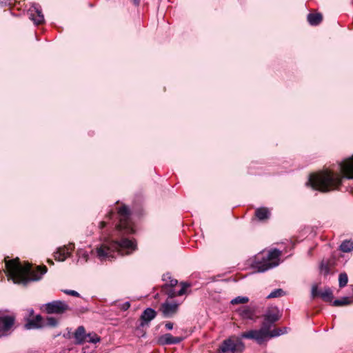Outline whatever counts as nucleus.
<instances>
[{"label": "nucleus", "instance_id": "f257e3e1", "mask_svg": "<svg viewBox=\"0 0 353 353\" xmlns=\"http://www.w3.org/2000/svg\"><path fill=\"white\" fill-rule=\"evenodd\" d=\"M5 265L8 275L13 282L23 285L40 280L47 272L46 266H38L33 269L29 263L22 265L18 259L6 261Z\"/></svg>", "mask_w": 353, "mask_h": 353}, {"label": "nucleus", "instance_id": "f03ea898", "mask_svg": "<svg viewBox=\"0 0 353 353\" xmlns=\"http://www.w3.org/2000/svg\"><path fill=\"white\" fill-rule=\"evenodd\" d=\"M137 249L135 241L123 238L120 241H106L97 248L96 252L100 261H111L119 255H129Z\"/></svg>", "mask_w": 353, "mask_h": 353}, {"label": "nucleus", "instance_id": "7ed1b4c3", "mask_svg": "<svg viewBox=\"0 0 353 353\" xmlns=\"http://www.w3.org/2000/svg\"><path fill=\"white\" fill-rule=\"evenodd\" d=\"M341 182L342 176L340 174L325 170L312 174L307 185L314 190L327 192L338 189Z\"/></svg>", "mask_w": 353, "mask_h": 353}, {"label": "nucleus", "instance_id": "20e7f679", "mask_svg": "<svg viewBox=\"0 0 353 353\" xmlns=\"http://www.w3.org/2000/svg\"><path fill=\"white\" fill-rule=\"evenodd\" d=\"M280 334V330L274 329L270 332L269 329L265 327L264 325H262V327L260 330H252L245 332H243L241 334V338L254 339L259 343H261L268 337L277 336Z\"/></svg>", "mask_w": 353, "mask_h": 353}, {"label": "nucleus", "instance_id": "39448f33", "mask_svg": "<svg viewBox=\"0 0 353 353\" xmlns=\"http://www.w3.org/2000/svg\"><path fill=\"white\" fill-rule=\"evenodd\" d=\"M281 252L277 249L270 251L265 258L262 261L256 262V268L257 272H264L271 268L277 266L279 264Z\"/></svg>", "mask_w": 353, "mask_h": 353}, {"label": "nucleus", "instance_id": "423d86ee", "mask_svg": "<svg viewBox=\"0 0 353 353\" xmlns=\"http://www.w3.org/2000/svg\"><path fill=\"white\" fill-rule=\"evenodd\" d=\"M245 349V345L240 338L230 337L223 341L220 346L221 353H241Z\"/></svg>", "mask_w": 353, "mask_h": 353}, {"label": "nucleus", "instance_id": "0eeeda50", "mask_svg": "<svg viewBox=\"0 0 353 353\" xmlns=\"http://www.w3.org/2000/svg\"><path fill=\"white\" fill-rule=\"evenodd\" d=\"M118 214L119 223L117 226V230L123 231L125 234L133 233L134 230L130 220L128 208L125 205L121 207L118 210Z\"/></svg>", "mask_w": 353, "mask_h": 353}, {"label": "nucleus", "instance_id": "6e6552de", "mask_svg": "<svg viewBox=\"0 0 353 353\" xmlns=\"http://www.w3.org/2000/svg\"><path fill=\"white\" fill-rule=\"evenodd\" d=\"M48 314H63L70 310L69 305L64 301H53L43 305Z\"/></svg>", "mask_w": 353, "mask_h": 353}, {"label": "nucleus", "instance_id": "1a4fd4ad", "mask_svg": "<svg viewBox=\"0 0 353 353\" xmlns=\"http://www.w3.org/2000/svg\"><path fill=\"white\" fill-rule=\"evenodd\" d=\"M279 319V310L276 307L268 308L264 315L263 325L265 327L270 329L271 325Z\"/></svg>", "mask_w": 353, "mask_h": 353}, {"label": "nucleus", "instance_id": "9d476101", "mask_svg": "<svg viewBox=\"0 0 353 353\" xmlns=\"http://www.w3.org/2000/svg\"><path fill=\"white\" fill-rule=\"evenodd\" d=\"M179 304L174 301H165L161 306V311L165 317H171L178 310Z\"/></svg>", "mask_w": 353, "mask_h": 353}, {"label": "nucleus", "instance_id": "9b49d317", "mask_svg": "<svg viewBox=\"0 0 353 353\" xmlns=\"http://www.w3.org/2000/svg\"><path fill=\"white\" fill-rule=\"evenodd\" d=\"M14 316L5 312H0V331L10 330L14 323Z\"/></svg>", "mask_w": 353, "mask_h": 353}, {"label": "nucleus", "instance_id": "f8f14e48", "mask_svg": "<svg viewBox=\"0 0 353 353\" xmlns=\"http://www.w3.org/2000/svg\"><path fill=\"white\" fill-rule=\"evenodd\" d=\"M340 169L345 177L353 179V155L340 163Z\"/></svg>", "mask_w": 353, "mask_h": 353}, {"label": "nucleus", "instance_id": "ddd939ff", "mask_svg": "<svg viewBox=\"0 0 353 353\" xmlns=\"http://www.w3.org/2000/svg\"><path fill=\"white\" fill-rule=\"evenodd\" d=\"M157 312L154 310L150 307L145 309L141 315L140 325L137 329H139L141 327L148 326L149 323L155 318Z\"/></svg>", "mask_w": 353, "mask_h": 353}, {"label": "nucleus", "instance_id": "4468645a", "mask_svg": "<svg viewBox=\"0 0 353 353\" xmlns=\"http://www.w3.org/2000/svg\"><path fill=\"white\" fill-rule=\"evenodd\" d=\"M44 326V322L42 316L37 314L35 317L28 318L24 327L26 330L39 329Z\"/></svg>", "mask_w": 353, "mask_h": 353}, {"label": "nucleus", "instance_id": "2eb2a0df", "mask_svg": "<svg viewBox=\"0 0 353 353\" xmlns=\"http://www.w3.org/2000/svg\"><path fill=\"white\" fill-rule=\"evenodd\" d=\"M312 297L320 296L323 301L327 302H331L333 299L332 291L329 288H326L324 290L318 292L317 286L314 285L312 288Z\"/></svg>", "mask_w": 353, "mask_h": 353}, {"label": "nucleus", "instance_id": "dca6fc26", "mask_svg": "<svg viewBox=\"0 0 353 353\" xmlns=\"http://www.w3.org/2000/svg\"><path fill=\"white\" fill-rule=\"evenodd\" d=\"M188 287H189L188 284L181 283L179 289L178 288L163 287V290L169 297L172 298L184 294Z\"/></svg>", "mask_w": 353, "mask_h": 353}, {"label": "nucleus", "instance_id": "f3484780", "mask_svg": "<svg viewBox=\"0 0 353 353\" xmlns=\"http://www.w3.org/2000/svg\"><path fill=\"white\" fill-rule=\"evenodd\" d=\"M29 18L35 23L41 24L44 21V17L41 11L33 6L28 10Z\"/></svg>", "mask_w": 353, "mask_h": 353}, {"label": "nucleus", "instance_id": "a211bd4d", "mask_svg": "<svg viewBox=\"0 0 353 353\" xmlns=\"http://www.w3.org/2000/svg\"><path fill=\"white\" fill-rule=\"evenodd\" d=\"M72 250V245L59 248L54 254V259L59 261H63L70 256Z\"/></svg>", "mask_w": 353, "mask_h": 353}, {"label": "nucleus", "instance_id": "6ab92c4d", "mask_svg": "<svg viewBox=\"0 0 353 353\" xmlns=\"http://www.w3.org/2000/svg\"><path fill=\"white\" fill-rule=\"evenodd\" d=\"M237 312L243 319H254L255 316V309L250 306H243L237 310Z\"/></svg>", "mask_w": 353, "mask_h": 353}, {"label": "nucleus", "instance_id": "aec40b11", "mask_svg": "<svg viewBox=\"0 0 353 353\" xmlns=\"http://www.w3.org/2000/svg\"><path fill=\"white\" fill-rule=\"evenodd\" d=\"M86 334H87L85 333V330L83 326L78 327L74 334L75 343L77 345H81L86 342Z\"/></svg>", "mask_w": 353, "mask_h": 353}, {"label": "nucleus", "instance_id": "412c9836", "mask_svg": "<svg viewBox=\"0 0 353 353\" xmlns=\"http://www.w3.org/2000/svg\"><path fill=\"white\" fill-rule=\"evenodd\" d=\"M181 337H174L170 334H165L161 336L159 341L161 344L169 345V344H177L182 341Z\"/></svg>", "mask_w": 353, "mask_h": 353}, {"label": "nucleus", "instance_id": "4be33fe9", "mask_svg": "<svg viewBox=\"0 0 353 353\" xmlns=\"http://www.w3.org/2000/svg\"><path fill=\"white\" fill-rule=\"evenodd\" d=\"M270 215V210L267 208H259L255 211V216L260 221L269 219Z\"/></svg>", "mask_w": 353, "mask_h": 353}, {"label": "nucleus", "instance_id": "5701e85b", "mask_svg": "<svg viewBox=\"0 0 353 353\" xmlns=\"http://www.w3.org/2000/svg\"><path fill=\"white\" fill-rule=\"evenodd\" d=\"M323 19L322 14L320 13L309 14L307 15V21L312 26H316L319 24Z\"/></svg>", "mask_w": 353, "mask_h": 353}, {"label": "nucleus", "instance_id": "b1692460", "mask_svg": "<svg viewBox=\"0 0 353 353\" xmlns=\"http://www.w3.org/2000/svg\"><path fill=\"white\" fill-rule=\"evenodd\" d=\"M353 303V298L349 299L348 297H343L341 299L335 300L333 302L334 306H342L348 305Z\"/></svg>", "mask_w": 353, "mask_h": 353}, {"label": "nucleus", "instance_id": "393cba45", "mask_svg": "<svg viewBox=\"0 0 353 353\" xmlns=\"http://www.w3.org/2000/svg\"><path fill=\"white\" fill-rule=\"evenodd\" d=\"M340 249L344 252H349L353 250V242L351 241H345L340 245Z\"/></svg>", "mask_w": 353, "mask_h": 353}, {"label": "nucleus", "instance_id": "a878e982", "mask_svg": "<svg viewBox=\"0 0 353 353\" xmlns=\"http://www.w3.org/2000/svg\"><path fill=\"white\" fill-rule=\"evenodd\" d=\"M249 301V299L247 296H237L234 299H233L230 303L232 305L236 304H243L247 303Z\"/></svg>", "mask_w": 353, "mask_h": 353}, {"label": "nucleus", "instance_id": "bb28decb", "mask_svg": "<svg viewBox=\"0 0 353 353\" xmlns=\"http://www.w3.org/2000/svg\"><path fill=\"white\" fill-rule=\"evenodd\" d=\"M348 281L347 275L345 273H341L339 276V285L340 288L345 287Z\"/></svg>", "mask_w": 353, "mask_h": 353}, {"label": "nucleus", "instance_id": "cd10ccee", "mask_svg": "<svg viewBox=\"0 0 353 353\" xmlns=\"http://www.w3.org/2000/svg\"><path fill=\"white\" fill-rule=\"evenodd\" d=\"M86 342L97 343L100 341V337L96 334L89 333L86 334Z\"/></svg>", "mask_w": 353, "mask_h": 353}, {"label": "nucleus", "instance_id": "c85d7f7f", "mask_svg": "<svg viewBox=\"0 0 353 353\" xmlns=\"http://www.w3.org/2000/svg\"><path fill=\"white\" fill-rule=\"evenodd\" d=\"M167 278L170 279V283H166L164 285V287L178 288V286H177V283H178L177 280L174 279H171L170 276H169L168 275H164L163 276V280L164 281H166Z\"/></svg>", "mask_w": 353, "mask_h": 353}, {"label": "nucleus", "instance_id": "c756f323", "mask_svg": "<svg viewBox=\"0 0 353 353\" xmlns=\"http://www.w3.org/2000/svg\"><path fill=\"white\" fill-rule=\"evenodd\" d=\"M284 292L282 289H276L272 291L268 296V299L280 297L284 295Z\"/></svg>", "mask_w": 353, "mask_h": 353}, {"label": "nucleus", "instance_id": "7c9ffc66", "mask_svg": "<svg viewBox=\"0 0 353 353\" xmlns=\"http://www.w3.org/2000/svg\"><path fill=\"white\" fill-rule=\"evenodd\" d=\"M47 325L51 327H55L57 325V321L54 317H48Z\"/></svg>", "mask_w": 353, "mask_h": 353}, {"label": "nucleus", "instance_id": "2f4dec72", "mask_svg": "<svg viewBox=\"0 0 353 353\" xmlns=\"http://www.w3.org/2000/svg\"><path fill=\"white\" fill-rule=\"evenodd\" d=\"M321 273L324 274L325 275L327 274L330 272L328 265H324L323 263H322L321 265Z\"/></svg>", "mask_w": 353, "mask_h": 353}, {"label": "nucleus", "instance_id": "473e14b6", "mask_svg": "<svg viewBox=\"0 0 353 353\" xmlns=\"http://www.w3.org/2000/svg\"><path fill=\"white\" fill-rule=\"evenodd\" d=\"M63 292L65 294H68V295H71V296H79V294L77 291H74V290H65Z\"/></svg>", "mask_w": 353, "mask_h": 353}, {"label": "nucleus", "instance_id": "72a5a7b5", "mask_svg": "<svg viewBox=\"0 0 353 353\" xmlns=\"http://www.w3.org/2000/svg\"><path fill=\"white\" fill-rule=\"evenodd\" d=\"M130 307V302L127 301L121 305L120 309L123 311H125L128 309H129Z\"/></svg>", "mask_w": 353, "mask_h": 353}, {"label": "nucleus", "instance_id": "f704fd0d", "mask_svg": "<svg viewBox=\"0 0 353 353\" xmlns=\"http://www.w3.org/2000/svg\"><path fill=\"white\" fill-rule=\"evenodd\" d=\"M0 3L11 6L12 4V0H6V1H5V0H0Z\"/></svg>", "mask_w": 353, "mask_h": 353}, {"label": "nucleus", "instance_id": "c9c22d12", "mask_svg": "<svg viewBox=\"0 0 353 353\" xmlns=\"http://www.w3.org/2000/svg\"><path fill=\"white\" fill-rule=\"evenodd\" d=\"M165 326L166 329L170 330L173 328V323L171 322H168L165 323Z\"/></svg>", "mask_w": 353, "mask_h": 353}, {"label": "nucleus", "instance_id": "e433bc0d", "mask_svg": "<svg viewBox=\"0 0 353 353\" xmlns=\"http://www.w3.org/2000/svg\"><path fill=\"white\" fill-rule=\"evenodd\" d=\"M28 312H29V317L28 318H32V317H34L33 316L34 314V310L32 309H30L28 310Z\"/></svg>", "mask_w": 353, "mask_h": 353}, {"label": "nucleus", "instance_id": "4c0bfd02", "mask_svg": "<svg viewBox=\"0 0 353 353\" xmlns=\"http://www.w3.org/2000/svg\"><path fill=\"white\" fill-rule=\"evenodd\" d=\"M105 225H106V223H105V221H101V222L100 223V225H99V227H100V228H104V227L105 226Z\"/></svg>", "mask_w": 353, "mask_h": 353}, {"label": "nucleus", "instance_id": "58836bf2", "mask_svg": "<svg viewBox=\"0 0 353 353\" xmlns=\"http://www.w3.org/2000/svg\"><path fill=\"white\" fill-rule=\"evenodd\" d=\"M133 1L136 6H139L140 0H133Z\"/></svg>", "mask_w": 353, "mask_h": 353}, {"label": "nucleus", "instance_id": "ea45409f", "mask_svg": "<svg viewBox=\"0 0 353 353\" xmlns=\"http://www.w3.org/2000/svg\"><path fill=\"white\" fill-rule=\"evenodd\" d=\"M83 256L85 257V261H87V255L85 254H83Z\"/></svg>", "mask_w": 353, "mask_h": 353}, {"label": "nucleus", "instance_id": "a19ab883", "mask_svg": "<svg viewBox=\"0 0 353 353\" xmlns=\"http://www.w3.org/2000/svg\"><path fill=\"white\" fill-rule=\"evenodd\" d=\"M48 262L49 263H50V264H53V261H51V260H48Z\"/></svg>", "mask_w": 353, "mask_h": 353}]
</instances>
